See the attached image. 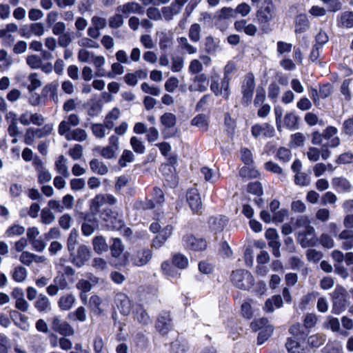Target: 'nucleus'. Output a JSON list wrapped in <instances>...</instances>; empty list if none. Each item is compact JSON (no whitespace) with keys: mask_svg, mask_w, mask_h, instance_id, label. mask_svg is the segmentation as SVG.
I'll list each match as a JSON object with an SVG mask.
<instances>
[{"mask_svg":"<svg viewBox=\"0 0 353 353\" xmlns=\"http://www.w3.org/2000/svg\"><path fill=\"white\" fill-rule=\"evenodd\" d=\"M283 305V300L280 295H274L268 299L265 303L264 310L272 312L275 308H279Z\"/></svg>","mask_w":353,"mask_h":353,"instance_id":"28","label":"nucleus"},{"mask_svg":"<svg viewBox=\"0 0 353 353\" xmlns=\"http://www.w3.org/2000/svg\"><path fill=\"white\" fill-rule=\"evenodd\" d=\"M117 12L122 13L124 16L132 14H143V8L137 2L131 1L120 5L117 8Z\"/></svg>","mask_w":353,"mask_h":353,"instance_id":"14","label":"nucleus"},{"mask_svg":"<svg viewBox=\"0 0 353 353\" xmlns=\"http://www.w3.org/2000/svg\"><path fill=\"white\" fill-rule=\"evenodd\" d=\"M28 80L30 82V84L28 85L27 89L30 92H32L34 90L42 85V82L39 76L36 72L30 74L28 77Z\"/></svg>","mask_w":353,"mask_h":353,"instance_id":"42","label":"nucleus"},{"mask_svg":"<svg viewBox=\"0 0 353 353\" xmlns=\"http://www.w3.org/2000/svg\"><path fill=\"white\" fill-rule=\"evenodd\" d=\"M36 309L41 312H48L51 310L50 299L44 294H39L34 303Z\"/></svg>","mask_w":353,"mask_h":353,"instance_id":"27","label":"nucleus"},{"mask_svg":"<svg viewBox=\"0 0 353 353\" xmlns=\"http://www.w3.org/2000/svg\"><path fill=\"white\" fill-rule=\"evenodd\" d=\"M92 244L94 250L98 254H101L108 250V245L106 243L105 239L101 236L94 237L92 240Z\"/></svg>","mask_w":353,"mask_h":353,"instance_id":"37","label":"nucleus"},{"mask_svg":"<svg viewBox=\"0 0 353 353\" xmlns=\"http://www.w3.org/2000/svg\"><path fill=\"white\" fill-rule=\"evenodd\" d=\"M19 121L23 125H28L32 123L39 126L44 123L45 119L41 114H33L30 112L26 111L21 114Z\"/></svg>","mask_w":353,"mask_h":353,"instance_id":"13","label":"nucleus"},{"mask_svg":"<svg viewBox=\"0 0 353 353\" xmlns=\"http://www.w3.org/2000/svg\"><path fill=\"white\" fill-rule=\"evenodd\" d=\"M184 67V59L180 56L174 57L172 59L171 70L173 72H181Z\"/></svg>","mask_w":353,"mask_h":353,"instance_id":"60","label":"nucleus"},{"mask_svg":"<svg viewBox=\"0 0 353 353\" xmlns=\"http://www.w3.org/2000/svg\"><path fill=\"white\" fill-rule=\"evenodd\" d=\"M179 48L189 54H194L197 52V48L189 43L188 39L185 37L177 39Z\"/></svg>","mask_w":353,"mask_h":353,"instance_id":"33","label":"nucleus"},{"mask_svg":"<svg viewBox=\"0 0 353 353\" xmlns=\"http://www.w3.org/2000/svg\"><path fill=\"white\" fill-rule=\"evenodd\" d=\"M87 133L84 130L76 128L65 134V139L68 141H83L87 139Z\"/></svg>","mask_w":353,"mask_h":353,"instance_id":"32","label":"nucleus"},{"mask_svg":"<svg viewBox=\"0 0 353 353\" xmlns=\"http://www.w3.org/2000/svg\"><path fill=\"white\" fill-rule=\"evenodd\" d=\"M309 26V21L305 14H300L296 18L295 32L301 34L306 30Z\"/></svg>","mask_w":353,"mask_h":353,"instance_id":"41","label":"nucleus"},{"mask_svg":"<svg viewBox=\"0 0 353 353\" xmlns=\"http://www.w3.org/2000/svg\"><path fill=\"white\" fill-rule=\"evenodd\" d=\"M231 281L234 286L247 290L254 285V278L250 272L245 270L233 271L231 274Z\"/></svg>","mask_w":353,"mask_h":353,"instance_id":"2","label":"nucleus"},{"mask_svg":"<svg viewBox=\"0 0 353 353\" xmlns=\"http://www.w3.org/2000/svg\"><path fill=\"white\" fill-rule=\"evenodd\" d=\"M55 170L57 173L61 174L63 177H68L70 173L67 166V159L61 155L58 157L54 163Z\"/></svg>","mask_w":353,"mask_h":353,"instance_id":"31","label":"nucleus"},{"mask_svg":"<svg viewBox=\"0 0 353 353\" xmlns=\"http://www.w3.org/2000/svg\"><path fill=\"white\" fill-rule=\"evenodd\" d=\"M98 226V221L95 216L86 214L84 217V222L81 225V232L84 236H88L93 234Z\"/></svg>","mask_w":353,"mask_h":353,"instance_id":"16","label":"nucleus"},{"mask_svg":"<svg viewBox=\"0 0 353 353\" xmlns=\"http://www.w3.org/2000/svg\"><path fill=\"white\" fill-rule=\"evenodd\" d=\"M276 157L279 161L287 163L291 159V151L286 148H280L276 152Z\"/></svg>","mask_w":353,"mask_h":353,"instance_id":"58","label":"nucleus"},{"mask_svg":"<svg viewBox=\"0 0 353 353\" xmlns=\"http://www.w3.org/2000/svg\"><path fill=\"white\" fill-rule=\"evenodd\" d=\"M161 270L166 276L171 278L177 279L180 276V273L168 261H164L161 264Z\"/></svg>","mask_w":353,"mask_h":353,"instance_id":"46","label":"nucleus"},{"mask_svg":"<svg viewBox=\"0 0 353 353\" xmlns=\"http://www.w3.org/2000/svg\"><path fill=\"white\" fill-rule=\"evenodd\" d=\"M90 167L91 170L100 175H104L108 173V166L101 161L93 159L90 161Z\"/></svg>","mask_w":353,"mask_h":353,"instance_id":"30","label":"nucleus"},{"mask_svg":"<svg viewBox=\"0 0 353 353\" xmlns=\"http://www.w3.org/2000/svg\"><path fill=\"white\" fill-rule=\"evenodd\" d=\"M201 26L197 23H194L188 30V37L191 41L197 43L201 39Z\"/></svg>","mask_w":353,"mask_h":353,"instance_id":"35","label":"nucleus"},{"mask_svg":"<svg viewBox=\"0 0 353 353\" xmlns=\"http://www.w3.org/2000/svg\"><path fill=\"white\" fill-rule=\"evenodd\" d=\"M172 263L179 269H185L188 265V259L181 254H175L172 257Z\"/></svg>","mask_w":353,"mask_h":353,"instance_id":"49","label":"nucleus"},{"mask_svg":"<svg viewBox=\"0 0 353 353\" xmlns=\"http://www.w3.org/2000/svg\"><path fill=\"white\" fill-rule=\"evenodd\" d=\"M79 233L76 229H72L69 234L67 246L70 252H74L75 247L78 243Z\"/></svg>","mask_w":353,"mask_h":353,"instance_id":"47","label":"nucleus"},{"mask_svg":"<svg viewBox=\"0 0 353 353\" xmlns=\"http://www.w3.org/2000/svg\"><path fill=\"white\" fill-rule=\"evenodd\" d=\"M152 257V252L149 248H140L131 256L132 263L138 267L147 265Z\"/></svg>","mask_w":353,"mask_h":353,"instance_id":"7","label":"nucleus"},{"mask_svg":"<svg viewBox=\"0 0 353 353\" xmlns=\"http://www.w3.org/2000/svg\"><path fill=\"white\" fill-rule=\"evenodd\" d=\"M298 242L303 248L315 246L318 242V239L315 235L314 228H308L306 230H300L298 233Z\"/></svg>","mask_w":353,"mask_h":353,"instance_id":"5","label":"nucleus"},{"mask_svg":"<svg viewBox=\"0 0 353 353\" xmlns=\"http://www.w3.org/2000/svg\"><path fill=\"white\" fill-rule=\"evenodd\" d=\"M134 318L142 325H148L150 323V318L145 310L141 305H137L134 312Z\"/></svg>","mask_w":353,"mask_h":353,"instance_id":"25","label":"nucleus"},{"mask_svg":"<svg viewBox=\"0 0 353 353\" xmlns=\"http://www.w3.org/2000/svg\"><path fill=\"white\" fill-rule=\"evenodd\" d=\"M216 17L219 20L235 18L234 9L230 7H223L216 12Z\"/></svg>","mask_w":353,"mask_h":353,"instance_id":"48","label":"nucleus"},{"mask_svg":"<svg viewBox=\"0 0 353 353\" xmlns=\"http://www.w3.org/2000/svg\"><path fill=\"white\" fill-rule=\"evenodd\" d=\"M228 221L225 216L211 217L208 221L209 228L214 234L220 232L223 230L228 223Z\"/></svg>","mask_w":353,"mask_h":353,"instance_id":"18","label":"nucleus"},{"mask_svg":"<svg viewBox=\"0 0 353 353\" xmlns=\"http://www.w3.org/2000/svg\"><path fill=\"white\" fill-rule=\"evenodd\" d=\"M187 201L194 212H199L201 209L202 202L198 190L195 188L190 189L187 192Z\"/></svg>","mask_w":353,"mask_h":353,"instance_id":"15","label":"nucleus"},{"mask_svg":"<svg viewBox=\"0 0 353 353\" xmlns=\"http://www.w3.org/2000/svg\"><path fill=\"white\" fill-rule=\"evenodd\" d=\"M123 24V14L117 13L109 19V26L112 28H118Z\"/></svg>","mask_w":353,"mask_h":353,"instance_id":"64","label":"nucleus"},{"mask_svg":"<svg viewBox=\"0 0 353 353\" xmlns=\"http://www.w3.org/2000/svg\"><path fill=\"white\" fill-rule=\"evenodd\" d=\"M201 172L207 181L212 183L219 179V174L209 168L203 167L201 168Z\"/></svg>","mask_w":353,"mask_h":353,"instance_id":"56","label":"nucleus"},{"mask_svg":"<svg viewBox=\"0 0 353 353\" xmlns=\"http://www.w3.org/2000/svg\"><path fill=\"white\" fill-rule=\"evenodd\" d=\"M130 145L133 150L138 154H143L145 152V145L143 141L137 137L130 139Z\"/></svg>","mask_w":353,"mask_h":353,"instance_id":"53","label":"nucleus"},{"mask_svg":"<svg viewBox=\"0 0 353 353\" xmlns=\"http://www.w3.org/2000/svg\"><path fill=\"white\" fill-rule=\"evenodd\" d=\"M332 312L334 314H339L345 310L348 303V297L345 289L337 286L332 293Z\"/></svg>","mask_w":353,"mask_h":353,"instance_id":"3","label":"nucleus"},{"mask_svg":"<svg viewBox=\"0 0 353 353\" xmlns=\"http://www.w3.org/2000/svg\"><path fill=\"white\" fill-rule=\"evenodd\" d=\"M338 26L341 28H351L353 27V12L346 11L338 17Z\"/></svg>","mask_w":353,"mask_h":353,"instance_id":"26","label":"nucleus"},{"mask_svg":"<svg viewBox=\"0 0 353 353\" xmlns=\"http://www.w3.org/2000/svg\"><path fill=\"white\" fill-rule=\"evenodd\" d=\"M164 201V196L162 190L159 188H154L153 190V199L148 201L147 208H153L156 204H161Z\"/></svg>","mask_w":353,"mask_h":353,"instance_id":"40","label":"nucleus"},{"mask_svg":"<svg viewBox=\"0 0 353 353\" xmlns=\"http://www.w3.org/2000/svg\"><path fill=\"white\" fill-rule=\"evenodd\" d=\"M286 348L290 353H306V350L296 340L290 339L286 343Z\"/></svg>","mask_w":353,"mask_h":353,"instance_id":"44","label":"nucleus"},{"mask_svg":"<svg viewBox=\"0 0 353 353\" xmlns=\"http://www.w3.org/2000/svg\"><path fill=\"white\" fill-rule=\"evenodd\" d=\"M159 47L161 50H165L170 47L172 43V34L167 32H161L159 34Z\"/></svg>","mask_w":353,"mask_h":353,"instance_id":"39","label":"nucleus"},{"mask_svg":"<svg viewBox=\"0 0 353 353\" xmlns=\"http://www.w3.org/2000/svg\"><path fill=\"white\" fill-rule=\"evenodd\" d=\"M254 88V77L253 74L249 73L245 76L242 85V101L243 103L248 105L251 102Z\"/></svg>","mask_w":353,"mask_h":353,"instance_id":"6","label":"nucleus"},{"mask_svg":"<svg viewBox=\"0 0 353 353\" xmlns=\"http://www.w3.org/2000/svg\"><path fill=\"white\" fill-rule=\"evenodd\" d=\"M53 124L52 123H47L41 128H36L34 130V135L38 139H41L46 137L51 134L53 130Z\"/></svg>","mask_w":353,"mask_h":353,"instance_id":"50","label":"nucleus"},{"mask_svg":"<svg viewBox=\"0 0 353 353\" xmlns=\"http://www.w3.org/2000/svg\"><path fill=\"white\" fill-rule=\"evenodd\" d=\"M105 203V195L97 194L91 201L90 204V212L92 216H97L100 212V208Z\"/></svg>","mask_w":353,"mask_h":353,"instance_id":"22","label":"nucleus"},{"mask_svg":"<svg viewBox=\"0 0 353 353\" xmlns=\"http://www.w3.org/2000/svg\"><path fill=\"white\" fill-rule=\"evenodd\" d=\"M275 130L272 125L268 123L255 124L252 127V135L256 139L270 138L274 134Z\"/></svg>","mask_w":353,"mask_h":353,"instance_id":"10","label":"nucleus"},{"mask_svg":"<svg viewBox=\"0 0 353 353\" xmlns=\"http://www.w3.org/2000/svg\"><path fill=\"white\" fill-rule=\"evenodd\" d=\"M26 63L31 68L38 69L41 67L42 59L37 54H32L27 57Z\"/></svg>","mask_w":353,"mask_h":353,"instance_id":"59","label":"nucleus"},{"mask_svg":"<svg viewBox=\"0 0 353 353\" xmlns=\"http://www.w3.org/2000/svg\"><path fill=\"white\" fill-rule=\"evenodd\" d=\"M111 252L113 256L117 257L119 256L123 250V247L121 243V241L118 238H114L112 239V244L110 246Z\"/></svg>","mask_w":353,"mask_h":353,"instance_id":"61","label":"nucleus"},{"mask_svg":"<svg viewBox=\"0 0 353 353\" xmlns=\"http://www.w3.org/2000/svg\"><path fill=\"white\" fill-rule=\"evenodd\" d=\"M51 328L63 336H72L74 334L72 326L66 321H62L59 316H54L52 319Z\"/></svg>","mask_w":353,"mask_h":353,"instance_id":"11","label":"nucleus"},{"mask_svg":"<svg viewBox=\"0 0 353 353\" xmlns=\"http://www.w3.org/2000/svg\"><path fill=\"white\" fill-rule=\"evenodd\" d=\"M25 228L19 225H13L9 227L5 232L6 237H12L14 236H19L24 233Z\"/></svg>","mask_w":353,"mask_h":353,"instance_id":"55","label":"nucleus"},{"mask_svg":"<svg viewBox=\"0 0 353 353\" xmlns=\"http://www.w3.org/2000/svg\"><path fill=\"white\" fill-rule=\"evenodd\" d=\"M121 117V110L115 107L112 108L105 116L104 123L108 130H112L114 126V122Z\"/></svg>","mask_w":353,"mask_h":353,"instance_id":"24","label":"nucleus"},{"mask_svg":"<svg viewBox=\"0 0 353 353\" xmlns=\"http://www.w3.org/2000/svg\"><path fill=\"white\" fill-rule=\"evenodd\" d=\"M208 85V81L205 74H200L194 77L193 83L190 85L189 90L191 92H205Z\"/></svg>","mask_w":353,"mask_h":353,"instance_id":"17","label":"nucleus"},{"mask_svg":"<svg viewBox=\"0 0 353 353\" xmlns=\"http://www.w3.org/2000/svg\"><path fill=\"white\" fill-rule=\"evenodd\" d=\"M45 32V28L41 23H33L30 26V32L23 33L22 36L26 38H29L30 34H34L37 37L42 36Z\"/></svg>","mask_w":353,"mask_h":353,"instance_id":"36","label":"nucleus"},{"mask_svg":"<svg viewBox=\"0 0 353 353\" xmlns=\"http://www.w3.org/2000/svg\"><path fill=\"white\" fill-rule=\"evenodd\" d=\"M28 275V271L26 268L21 265L15 267L12 273V277L16 282L21 283L24 281Z\"/></svg>","mask_w":353,"mask_h":353,"instance_id":"38","label":"nucleus"},{"mask_svg":"<svg viewBox=\"0 0 353 353\" xmlns=\"http://www.w3.org/2000/svg\"><path fill=\"white\" fill-rule=\"evenodd\" d=\"M251 327L255 331L260 330L257 338L259 345L266 341L273 332V327L268 325V321L266 319L255 320L251 323Z\"/></svg>","mask_w":353,"mask_h":353,"instance_id":"4","label":"nucleus"},{"mask_svg":"<svg viewBox=\"0 0 353 353\" xmlns=\"http://www.w3.org/2000/svg\"><path fill=\"white\" fill-rule=\"evenodd\" d=\"M118 300L120 301V303L118 304V307L121 313L124 315H128L131 310L130 301L124 294L119 295Z\"/></svg>","mask_w":353,"mask_h":353,"instance_id":"43","label":"nucleus"},{"mask_svg":"<svg viewBox=\"0 0 353 353\" xmlns=\"http://www.w3.org/2000/svg\"><path fill=\"white\" fill-rule=\"evenodd\" d=\"M265 6L256 12V20L263 31L268 30L269 23L276 15V8L272 1L266 3Z\"/></svg>","mask_w":353,"mask_h":353,"instance_id":"1","label":"nucleus"},{"mask_svg":"<svg viewBox=\"0 0 353 353\" xmlns=\"http://www.w3.org/2000/svg\"><path fill=\"white\" fill-rule=\"evenodd\" d=\"M191 124L202 130H207L208 128V117L204 114H198L192 119Z\"/></svg>","mask_w":353,"mask_h":353,"instance_id":"34","label":"nucleus"},{"mask_svg":"<svg viewBox=\"0 0 353 353\" xmlns=\"http://www.w3.org/2000/svg\"><path fill=\"white\" fill-rule=\"evenodd\" d=\"M70 253L72 263L79 268L83 266L91 256L90 248L85 245H81L78 248L77 254H74L73 252Z\"/></svg>","mask_w":353,"mask_h":353,"instance_id":"9","label":"nucleus"},{"mask_svg":"<svg viewBox=\"0 0 353 353\" xmlns=\"http://www.w3.org/2000/svg\"><path fill=\"white\" fill-rule=\"evenodd\" d=\"M93 134L99 139H103L106 135L107 127L105 123H94L91 126Z\"/></svg>","mask_w":353,"mask_h":353,"instance_id":"45","label":"nucleus"},{"mask_svg":"<svg viewBox=\"0 0 353 353\" xmlns=\"http://www.w3.org/2000/svg\"><path fill=\"white\" fill-rule=\"evenodd\" d=\"M76 303V297L72 294L61 296L58 301V306L61 310H69Z\"/></svg>","mask_w":353,"mask_h":353,"instance_id":"23","label":"nucleus"},{"mask_svg":"<svg viewBox=\"0 0 353 353\" xmlns=\"http://www.w3.org/2000/svg\"><path fill=\"white\" fill-rule=\"evenodd\" d=\"M156 329L162 335H165L172 329L171 319L170 315L165 314L160 316L156 323Z\"/></svg>","mask_w":353,"mask_h":353,"instance_id":"19","label":"nucleus"},{"mask_svg":"<svg viewBox=\"0 0 353 353\" xmlns=\"http://www.w3.org/2000/svg\"><path fill=\"white\" fill-rule=\"evenodd\" d=\"M181 7L177 5L175 2L172 3V5L169 7H165L163 8V12L164 14L165 17H170L173 15L178 14L181 10Z\"/></svg>","mask_w":353,"mask_h":353,"instance_id":"63","label":"nucleus"},{"mask_svg":"<svg viewBox=\"0 0 353 353\" xmlns=\"http://www.w3.org/2000/svg\"><path fill=\"white\" fill-rule=\"evenodd\" d=\"M69 316L74 320L84 322L87 319L85 309L83 306H80L74 312L70 313Z\"/></svg>","mask_w":353,"mask_h":353,"instance_id":"54","label":"nucleus"},{"mask_svg":"<svg viewBox=\"0 0 353 353\" xmlns=\"http://www.w3.org/2000/svg\"><path fill=\"white\" fill-rule=\"evenodd\" d=\"M134 157V155L132 151L125 150L119 160V165L122 168L126 167L128 163L133 161Z\"/></svg>","mask_w":353,"mask_h":353,"instance_id":"52","label":"nucleus"},{"mask_svg":"<svg viewBox=\"0 0 353 353\" xmlns=\"http://www.w3.org/2000/svg\"><path fill=\"white\" fill-rule=\"evenodd\" d=\"M297 117L293 113H287L284 117V125L290 130H294L297 128Z\"/></svg>","mask_w":353,"mask_h":353,"instance_id":"51","label":"nucleus"},{"mask_svg":"<svg viewBox=\"0 0 353 353\" xmlns=\"http://www.w3.org/2000/svg\"><path fill=\"white\" fill-rule=\"evenodd\" d=\"M18 26L14 23H7L3 28L0 29V39L2 44L6 46H11L15 40L12 35L18 31Z\"/></svg>","mask_w":353,"mask_h":353,"instance_id":"8","label":"nucleus"},{"mask_svg":"<svg viewBox=\"0 0 353 353\" xmlns=\"http://www.w3.org/2000/svg\"><path fill=\"white\" fill-rule=\"evenodd\" d=\"M58 85L57 82H52L46 85L42 90V96L44 97H49L54 103H57L59 101V96L57 94Z\"/></svg>","mask_w":353,"mask_h":353,"instance_id":"21","label":"nucleus"},{"mask_svg":"<svg viewBox=\"0 0 353 353\" xmlns=\"http://www.w3.org/2000/svg\"><path fill=\"white\" fill-rule=\"evenodd\" d=\"M55 219L54 214L48 208H43L41 213V220L42 223L48 225L52 223Z\"/></svg>","mask_w":353,"mask_h":353,"instance_id":"62","label":"nucleus"},{"mask_svg":"<svg viewBox=\"0 0 353 353\" xmlns=\"http://www.w3.org/2000/svg\"><path fill=\"white\" fill-rule=\"evenodd\" d=\"M292 49V45L290 43L279 41L276 43V52L279 56L290 53Z\"/></svg>","mask_w":353,"mask_h":353,"instance_id":"57","label":"nucleus"},{"mask_svg":"<svg viewBox=\"0 0 353 353\" xmlns=\"http://www.w3.org/2000/svg\"><path fill=\"white\" fill-rule=\"evenodd\" d=\"M333 188L339 192H350L352 190L350 182L345 177H334L332 180Z\"/></svg>","mask_w":353,"mask_h":353,"instance_id":"20","label":"nucleus"},{"mask_svg":"<svg viewBox=\"0 0 353 353\" xmlns=\"http://www.w3.org/2000/svg\"><path fill=\"white\" fill-rule=\"evenodd\" d=\"M185 248L193 251H201L205 249L207 243L205 239L196 238L193 235H185L183 238Z\"/></svg>","mask_w":353,"mask_h":353,"instance_id":"12","label":"nucleus"},{"mask_svg":"<svg viewBox=\"0 0 353 353\" xmlns=\"http://www.w3.org/2000/svg\"><path fill=\"white\" fill-rule=\"evenodd\" d=\"M101 299L99 296L92 295L90 298L88 306L92 313L95 315L99 316L102 314L103 312L101 308Z\"/></svg>","mask_w":353,"mask_h":353,"instance_id":"29","label":"nucleus"}]
</instances>
